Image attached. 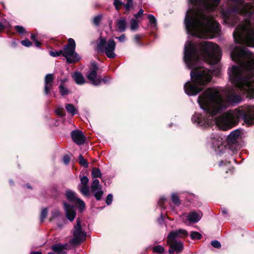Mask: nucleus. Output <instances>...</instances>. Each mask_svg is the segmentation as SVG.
<instances>
[{
	"instance_id": "nucleus-1",
	"label": "nucleus",
	"mask_w": 254,
	"mask_h": 254,
	"mask_svg": "<svg viewBox=\"0 0 254 254\" xmlns=\"http://www.w3.org/2000/svg\"><path fill=\"white\" fill-rule=\"evenodd\" d=\"M241 101L240 95L230 93L225 100L220 90L216 88H209L199 96L197 102L206 116L195 113L191 120L196 125L205 127L216 124L220 129L226 130L237 124L240 119L248 124L253 122V109L250 107H241L234 110L229 111L218 118L215 116L225 110L230 104H238Z\"/></svg>"
},
{
	"instance_id": "nucleus-2",
	"label": "nucleus",
	"mask_w": 254,
	"mask_h": 254,
	"mask_svg": "<svg viewBox=\"0 0 254 254\" xmlns=\"http://www.w3.org/2000/svg\"><path fill=\"white\" fill-rule=\"evenodd\" d=\"M220 59L221 50L216 44L207 41L196 43L187 42L184 48V60L187 67L191 69V80L184 85V90L187 95H196L211 79L212 72L201 66L200 61L215 64Z\"/></svg>"
},
{
	"instance_id": "nucleus-3",
	"label": "nucleus",
	"mask_w": 254,
	"mask_h": 254,
	"mask_svg": "<svg viewBox=\"0 0 254 254\" xmlns=\"http://www.w3.org/2000/svg\"><path fill=\"white\" fill-rule=\"evenodd\" d=\"M220 0H188L185 25L187 33L200 38H212L220 30L219 23L210 13Z\"/></svg>"
},
{
	"instance_id": "nucleus-4",
	"label": "nucleus",
	"mask_w": 254,
	"mask_h": 254,
	"mask_svg": "<svg viewBox=\"0 0 254 254\" xmlns=\"http://www.w3.org/2000/svg\"><path fill=\"white\" fill-rule=\"evenodd\" d=\"M233 61L239 66L229 68L228 74L231 82L248 97L254 95V56L247 48L236 47L231 53Z\"/></svg>"
},
{
	"instance_id": "nucleus-5",
	"label": "nucleus",
	"mask_w": 254,
	"mask_h": 254,
	"mask_svg": "<svg viewBox=\"0 0 254 254\" xmlns=\"http://www.w3.org/2000/svg\"><path fill=\"white\" fill-rule=\"evenodd\" d=\"M240 131L236 129L232 131L227 137L218 134H212L208 144L218 155L224 153L227 149V142L230 144V150L235 153L239 147L237 144H234L239 138Z\"/></svg>"
},
{
	"instance_id": "nucleus-6",
	"label": "nucleus",
	"mask_w": 254,
	"mask_h": 254,
	"mask_svg": "<svg viewBox=\"0 0 254 254\" xmlns=\"http://www.w3.org/2000/svg\"><path fill=\"white\" fill-rule=\"evenodd\" d=\"M188 232L185 229H180L171 231L167 237V244L170 246L169 253L173 254L175 251L179 253L183 249V243L177 240V238L188 236Z\"/></svg>"
},
{
	"instance_id": "nucleus-7",
	"label": "nucleus",
	"mask_w": 254,
	"mask_h": 254,
	"mask_svg": "<svg viewBox=\"0 0 254 254\" xmlns=\"http://www.w3.org/2000/svg\"><path fill=\"white\" fill-rule=\"evenodd\" d=\"M116 44L113 39L108 41L106 38L100 37L97 43V49L98 51L105 54L110 59H114L116 57L115 50Z\"/></svg>"
},
{
	"instance_id": "nucleus-8",
	"label": "nucleus",
	"mask_w": 254,
	"mask_h": 254,
	"mask_svg": "<svg viewBox=\"0 0 254 254\" xmlns=\"http://www.w3.org/2000/svg\"><path fill=\"white\" fill-rule=\"evenodd\" d=\"M76 44L74 40L72 38L68 40V44L65 45L63 51V56L64 57L68 63H73L79 61L81 58L75 52Z\"/></svg>"
},
{
	"instance_id": "nucleus-9",
	"label": "nucleus",
	"mask_w": 254,
	"mask_h": 254,
	"mask_svg": "<svg viewBox=\"0 0 254 254\" xmlns=\"http://www.w3.org/2000/svg\"><path fill=\"white\" fill-rule=\"evenodd\" d=\"M73 235V238L70 241L72 244H79L86 239V233L81 228L79 218L76 219V224L74 226Z\"/></svg>"
},
{
	"instance_id": "nucleus-10",
	"label": "nucleus",
	"mask_w": 254,
	"mask_h": 254,
	"mask_svg": "<svg viewBox=\"0 0 254 254\" xmlns=\"http://www.w3.org/2000/svg\"><path fill=\"white\" fill-rule=\"evenodd\" d=\"M98 67L95 63H92L91 67L89 73L87 75V77L91 83L95 86H98L102 83L101 77L98 75Z\"/></svg>"
},
{
	"instance_id": "nucleus-11",
	"label": "nucleus",
	"mask_w": 254,
	"mask_h": 254,
	"mask_svg": "<svg viewBox=\"0 0 254 254\" xmlns=\"http://www.w3.org/2000/svg\"><path fill=\"white\" fill-rule=\"evenodd\" d=\"M202 215V213L200 211H193L189 213L184 214L182 216V220L186 224L188 223H196L201 219Z\"/></svg>"
},
{
	"instance_id": "nucleus-12",
	"label": "nucleus",
	"mask_w": 254,
	"mask_h": 254,
	"mask_svg": "<svg viewBox=\"0 0 254 254\" xmlns=\"http://www.w3.org/2000/svg\"><path fill=\"white\" fill-rule=\"evenodd\" d=\"M65 195L70 201L73 202L78 205L80 211L82 212L85 209V205L84 202L77 197L76 193L70 190H68L66 191Z\"/></svg>"
},
{
	"instance_id": "nucleus-13",
	"label": "nucleus",
	"mask_w": 254,
	"mask_h": 254,
	"mask_svg": "<svg viewBox=\"0 0 254 254\" xmlns=\"http://www.w3.org/2000/svg\"><path fill=\"white\" fill-rule=\"evenodd\" d=\"M91 190L94 194V196L97 200L101 199L103 192L102 190V188L100 185L99 181L98 179H94L91 185Z\"/></svg>"
},
{
	"instance_id": "nucleus-14",
	"label": "nucleus",
	"mask_w": 254,
	"mask_h": 254,
	"mask_svg": "<svg viewBox=\"0 0 254 254\" xmlns=\"http://www.w3.org/2000/svg\"><path fill=\"white\" fill-rule=\"evenodd\" d=\"M71 136L74 142L77 145H82L84 143L85 137L82 131L79 130H73L71 132Z\"/></svg>"
},
{
	"instance_id": "nucleus-15",
	"label": "nucleus",
	"mask_w": 254,
	"mask_h": 254,
	"mask_svg": "<svg viewBox=\"0 0 254 254\" xmlns=\"http://www.w3.org/2000/svg\"><path fill=\"white\" fill-rule=\"evenodd\" d=\"M64 210L66 218L70 221H73L76 216V212L73 205L64 202Z\"/></svg>"
},
{
	"instance_id": "nucleus-16",
	"label": "nucleus",
	"mask_w": 254,
	"mask_h": 254,
	"mask_svg": "<svg viewBox=\"0 0 254 254\" xmlns=\"http://www.w3.org/2000/svg\"><path fill=\"white\" fill-rule=\"evenodd\" d=\"M54 75L53 74H48L46 75L44 80V92L46 95H49L53 85Z\"/></svg>"
},
{
	"instance_id": "nucleus-17",
	"label": "nucleus",
	"mask_w": 254,
	"mask_h": 254,
	"mask_svg": "<svg viewBox=\"0 0 254 254\" xmlns=\"http://www.w3.org/2000/svg\"><path fill=\"white\" fill-rule=\"evenodd\" d=\"M67 247L68 245L67 244H57L53 245L51 249L56 254H62L65 253L64 250H67Z\"/></svg>"
},
{
	"instance_id": "nucleus-18",
	"label": "nucleus",
	"mask_w": 254,
	"mask_h": 254,
	"mask_svg": "<svg viewBox=\"0 0 254 254\" xmlns=\"http://www.w3.org/2000/svg\"><path fill=\"white\" fill-rule=\"evenodd\" d=\"M116 26L118 30L120 32L125 31L127 27V19L126 17H121L116 21Z\"/></svg>"
},
{
	"instance_id": "nucleus-19",
	"label": "nucleus",
	"mask_w": 254,
	"mask_h": 254,
	"mask_svg": "<svg viewBox=\"0 0 254 254\" xmlns=\"http://www.w3.org/2000/svg\"><path fill=\"white\" fill-rule=\"evenodd\" d=\"M72 77L77 84H83L85 82L84 77L82 74L79 72H75L72 74Z\"/></svg>"
},
{
	"instance_id": "nucleus-20",
	"label": "nucleus",
	"mask_w": 254,
	"mask_h": 254,
	"mask_svg": "<svg viewBox=\"0 0 254 254\" xmlns=\"http://www.w3.org/2000/svg\"><path fill=\"white\" fill-rule=\"evenodd\" d=\"M65 107L67 112L72 116L78 113V110L71 104H67Z\"/></svg>"
},
{
	"instance_id": "nucleus-21",
	"label": "nucleus",
	"mask_w": 254,
	"mask_h": 254,
	"mask_svg": "<svg viewBox=\"0 0 254 254\" xmlns=\"http://www.w3.org/2000/svg\"><path fill=\"white\" fill-rule=\"evenodd\" d=\"M78 188L80 192L84 196H88L89 195L90 191L87 185H79Z\"/></svg>"
},
{
	"instance_id": "nucleus-22",
	"label": "nucleus",
	"mask_w": 254,
	"mask_h": 254,
	"mask_svg": "<svg viewBox=\"0 0 254 254\" xmlns=\"http://www.w3.org/2000/svg\"><path fill=\"white\" fill-rule=\"evenodd\" d=\"M139 20L132 18L130 21V28L132 31L136 30L138 27Z\"/></svg>"
},
{
	"instance_id": "nucleus-23",
	"label": "nucleus",
	"mask_w": 254,
	"mask_h": 254,
	"mask_svg": "<svg viewBox=\"0 0 254 254\" xmlns=\"http://www.w3.org/2000/svg\"><path fill=\"white\" fill-rule=\"evenodd\" d=\"M148 18L151 27L153 29H156L157 27V21L155 16L152 14H149L148 15Z\"/></svg>"
},
{
	"instance_id": "nucleus-24",
	"label": "nucleus",
	"mask_w": 254,
	"mask_h": 254,
	"mask_svg": "<svg viewBox=\"0 0 254 254\" xmlns=\"http://www.w3.org/2000/svg\"><path fill=\"white\" fill-rule=\"evenodd\" d=\"M171 200L172 202L176 205H179L181 203L179 196L175 193H173L172 194Z\"/></svg>"
},
{
	"instance_id": "nucleus-25",
	"label": "nucleus",
	"mask_w": 254,
	"mask_h": 254,
	"mask_svg": "<svg viewBox=\"0 0 254 254\" xmlns=\"http://www.w3.org/2000/svg\"><path fill=\"white\" fill-rule=\"evenodd\" d=\"M91 174L93 178H100L102 176L100 169L97 168H94L92 169Z\"/></svg>"
},
{
	"instance_id": "nucleus-26",
	"label": "nucleus",
	"mask_w": 254,
	"mask_h": 254,
	"mask_svg": "<svg viewBox=\"0 0 254 254\" xmlns=\"http://www.w3.org/2000/svg\"><path fill=\"white\" fill-rule=\"evenodd\" d=\"M61 216V213L58 209H55L51 212V216L50 218V220L52 221L57 218Z\"/></svg>"
},
{
	"instance_id": "nucleus-27",
	"label": "nucleus",
	"mask_w": 254,
	"mask_h": 254,
	"mask_svg": "<svg viewBox=\"0 0 254 254\" xmlns=\"http://www.w3.org/2000/svg\"><path fill=\"white\" fill-rule=\"evenodd\" d=\"M126 3H124V6L125 7L126 11H129L133 7V0H126Z\"/></svg>"
},
{
	"instance_id": "nucleus-28",
	"label": "nucleus",
	"mask_w": 254,
	"mask_h": 254,
	"mask_svg": "<svg viewBox=\"0 0 254 254\" xmlns=\"http://www.w3.org/2000/svg\"><path fill=\"white\" fill-rule=\"evenodd\" d=\"M190 236L192 240H200L201 238V235L196 231L191 232Z\"/></svg>"
},
{
	"instance_id": "nucleus-29",
	"label": "nucleus",
	"mask_w": 254,
	"mask_h": 254,
	"mask_svg": "<svg viewBox=\"0 0 254 254\" xmlns=\"http://www.w3.org/2000/svg\"><path fill=\"white\" fill-rule=\"evenodd\" d=\"M59 89L60 92L62 96L67 95L69 93V90L65 87L63 84L60 85Z\"/></svg>"
},
{
	"instance_id": "nucleus-30",
	"label": "nucleus",
	"mask_w": 254,
	"mask_h": 254,
	"mask_svg": "<svg viewBox=\"0 0 254 254\" xmlns=\"http://www.w3.org/2000/svg\"><path fill=\"white\" fill-rule=\"evenodd\" d=\"M48 214V209L46 208L42 209L40 215V221L43 222L45 219L47 217Z\"/></svg>"
},
{
	"instance_id": "nucleus-31",
	"label": "nucleus",
	"mask_w": 254,
	"mask_h": 254,
	"mask_svg": "<svg viewBox=\"0 0 254 254\" xmlns=\"http://www.w3.org/2000/svg\"><path fill=\"white\" fill-rule=\"evenodd\" d=\"M124 3L121 0H114V5L117 10H119L121 6H124Z\"/></svg>"
},
{
	"instance_id": "nucleus-32",
	"label": "nucleus",
	"mask_w": 254,
	"mask_h": 254,
	"mask_svg": "<svg viewBox=\"0 0 254 254\" xmlns=\"http://www.w3.org/2000/svg\"><path fill=\"white\" fill-rule=\"evenodd\" d=\"M79 162L81 165L85 168H87L88 167V164L86 160L84 159L81 155H80L79 156Z\"/></svg>"
},
{
	"instance_id": "nucleus-33",
	"label": "nucleus",
	"mask_w": 254,
	"mask_h": 254,
	"mask_svg": "<svg viewBox=\"0 0 254 254\" xmlns=\"http://www.w3.org/2000/svg\"><path fill=\"white\" fill-rule=\"evenodd\" d=\"M154 253L162 254L164 252V248L161 245L157 246L153 248Z\"/></svg>"
},
{
	"instance_id": "nucleus-34",
	"label": "nucleus",
	"mask_w": 254,
	"mask_h": 254,
	"mask_svg": "<svg viewBox=\"0 0 254 254\" xmlns=\"http://www.w3.org/2000/svg\"><path fill=\"white\" fill-rule=\"evenodd\" d=\"M49 54L50 56L53 57H56L63 55V51L60 50L59 51H50Z\"/></svg>"
},
{
	"instance_id": "nucleus-35",
	"label": "nucleus",
	"mask_w": 254,
	"mask_h": 254,
	"mask_svg": "<svg viewBox=\"0 0 254 254\" xmlns=\"http://www.w3.org/2000/svg\"><path fill=\"white\" fill-rule=\"evenodd\" d=\"M80 184L79 185H87L89 182L88 178L86 176H82L80 178Z\"/></svg>"
},
{
	"instance_id": "nucleus-36",
	"label": "nucleus",
	"mask_w": 254,
	"mask_h": 254,
	"mask_svg": "<svg viewBox=\"0 0 254 254\" xmlns=\"http://www.w3.org/2000/svg\"><path fill=\"white\" fill-rule=\"evenodd\" d=\"M56 113L58 116L61 117H64L65 116L64 109L62 107H59L57 108L56 110Z\"/></svg>"
},
{
	"instance_id": "nucleus-37",
	"label": "nucleus",
	"mask_w": 254,
	"mask_h": 254,
	"mask_svg": "<svg viewBox=\"0 0 254 254\" xmlns=\"http://www.w3.org/2000/svg\"><path fill=\"white\" fill-rule=\"evenodd\" d=\"M14 28L17 32L21 34L24 33L26 31L24 27L21 26L16 25Z\"/></svg>"
},
{
	"instance_id": "nucleus-38",
	"label": "nucleus",
	"mask_w": 254,
	"mask_h": 254,
	"mask_svg": "<svg viewBox=\"0 0 254 254\" xmlns=\"http://www.w3.org/2000/svg\"><path fill=\"white\" fill-rule=\"evenodd\" d=\"M143 10L142 8H140L137 13L135 14L134 16L135 17V19L138 20L140 18H141L143 14Z\"/></svg>"
},
{
	"instance_id": "nucleus-39",
	"label": "nucleus",
	"mask_w": 254,
	"mask_h": 254,
	"mask_svg": "<svg viewBox=\"0 0 254 254\" xmlns=\"http://www.w3.org/2000/svg\"><path fill=\"white\" fill-rule=\"evenodd\" d=\"M101 20V15H97L93 18V23L96 25V26H99L100 22Z\"/></svg>"
},
{
	"instance_id": "nucleus-40",
	"label": "nucleus",
	"mask_w": 254,
	"mask_h": 254,
	"mask_svg": "<svg viewBox=\"0 0 254 254\" xmlns=\"http://www.w3.org/2000/svg\"><path fill=\"white\" fill-rule=\"evenodd\" d=\"M166 200V198L165 196H161L158 201V204L163 209H165L164 207H163V204Z\"/></svg>"
},
{
	"instance_id": "nucleus-41",
	"label": "nucleus",
	"mask_w": 254,
	"mask_h": 254,
	"mask_svg": "<svg viewBox=\"0 0 254 254\" xmlns=\"http://www.w3.org/2000/svg\"><path fill=\"white\" fill-rule=\"evenodd\" d=\"M113 195L112 194H109L106 198V203L108 205L111 204L113 201Z\"/></svg>"
},
{
	"instance_id": "nucleus-42",
	"label": "nucleus",
	"mask_w": 254,
	"mask_h": 254,
	"mask_svg": "<svg viewBox=\"0 0 254 254\" xmlns=\"http://www.w3.org/2000/svg\"><path fill=\"white\" fill-rule=\"evenodd\" d=\"M141 38V36L139 34H136L134 37V41L136 43V44L138 45H142L141 43L140 42L139 40L140 38Z\"/></svg>"
},
{
	"instance_id": "nucleus-43",
	"label": "nucleus",
	"mask_w": 254,
	"mask_h": 254,
	"mask_svg": "<svg viewBox=\"0 0 254 254\" xmlns=\"http://www.w3.org/2000/svg\"><path fill=\"white\" fill-rule=\"evenodd\" d=\"M212 246L215 248H220L221 247V244L220 242L217 240L212 241L211 242Z\"/></svg>"
},
{
	"instance_id": "nucleus-44",
	"label": "nucleus",
	"mask_w": 254,
	"mask_h": 254,
	"mask_svg": "<svg viewBox=\"0 0 254 254\" xmlns=\"http://www.w3.org/2000/svg\"><path fill=\"white\" fill-rule=\"evenodd\" d=\"M21 43L23 46L27 47H29L32 45V43L27 39L22 41Z\"/></svg>"
},
{
	"instance_id": "nucleus-45",
	"label": "nucleus",
	"mask_w": 254,
	"mask_h": 254,
	"mask_svg": "<svg viewBox=\"0 0 254 254\" xmlns=\"http://www.w3.org/2000/svg\"><path fill=\"white\" fill-rule=\"evenodd\" d=\"M70 160V158L67 155H65L63 157V161L65 165H67Z\"/></svg>"
},
{
	"instance_id": "nucleus-46",
	"label": "nucleus",
	"mask_w": 254,
	"mask_h": 254,
	"mask_svg": "<svg viewBox=\"0 0 254 254\" xmlns=\"http://www.w3.org/2000/svg\"><path fill=\"white\" fill-rule=\"evenodd\" d=\"M116 38L118 39L120 42H123L125 41L126 39V36L125 34H122L119 37H116Z\"/></svg>"
},
{
	"instance_id": "nucleus-47",
	"label": "nucleus",
	"mask_w": 254,
	"mask_h": 254,
	"mask_svg": "<svg viewBox=\"0 0 254 254\" xmlns=\"http://www.w3.org/2000/svg\"><path fill=\"white\" fill-rule=\"evenodd\" d=\"M101 80H102V82H103L104 83H109L110 82V81L111 80V77L110 76H106L103 78H101Z\"/></svg>"
},
{
	"instance_id": "nucleus-48",
	"label": "nucleus",
	"mask_w": 254,
	"mask_h": 254,
	"mask_svg": "<svg viewBox=\"0 0 254 254\" xmlns=\"http://www.w3.org/2000/svg\"><path fill=\"white\" fill-rule=\"evenodd\" d=\"M164 217L163 216V215L161 214L160 215V217L157 220V222L159 224H163V222H164Z\"/></svg>"
},
{
	"instance_id": "nucleus-49",
	"label": "nucleus",
	"mask_w": 254,
	"mask_h": 254,
	"mask_svg": "<svg viewBox=\"0 0 254 254\" xmlns=\"http://www.w3.org/2000/svg\"><path fill=\"white\" fill-rule=\"evenodd\" d=\"M224 163L225 164V165H227V164H229V162H228L227 161H225V162H224V161H220L219 162V166H221L222 165V164Z\"/></svg>"
},
{
	"instance_id": "nucleus-50",
	"label": "nucleus",
	"mask_w": 254,
	"mask_h": 254,
	"mask_svg": "<svg viewBox=\"0 0 254 254\" xmlns=\"http://www.w3.org/2000/svg\"><path fill=\"white\" fill-rule=\"evenodd\" d=\"M31 39H32L33 41H35V40H37L36 39V35H35V34H32L31 35Z\"/></svg>"
},
{
	"instance_id": "nucleus-51",
	"label": "nucleus",
	"mask_w": 254,
	"mask_h": 254,
	"mask_svg": "<svg viewBox=\"0 0 254 254\" xmlns=\"http://www.w3.org/2000/svg\"><path fill=\"white\" fill-rule=\"evenodd\" d=\"M35 43V46L37 47H40V45L41 44L40 42H39L37 40H35V41H34Z\"/></svg>"
},
{
	"instance_id": "nucleus-52",
	"label": "nucleus",
	"mask_w": 254,
	"mask_h": 254,
	"mask_svg": "<svg viewBox=\"0 0 254 254\" xmlns=\"http://www.w3.org/2000/svg\"><path fill=\"white\" fill-rule=\"evenodd\" d=\"M222 212L224 215L227 214V210L226 208H223L222 210Z\"/></svg>"
},
{
	"instance_id": "nucleus-53",
	"label": "nucleus",
	"mask_w": 254,
	"mask_h": 254,
	"mask_svg": "<svg viewBox=\"0 0 254 254\" xmlns=\"http://www.w3.org/2000/svg\"><path fill=\"white\" fill-rule=\"evenodd\" d=\"M4 28V25L1 22H0V31L3 30Z\"/></svg>"
},
{
	"instance_id": "nucleus-54",
	"label": "nucleus",
	"mask_w": 254,
	"mask_h": 254,
	"mask_svg": "<svg viewBox=\"0 0 254 254\" xmlns=\"http://www.w3.org/2000/svg\"><path fill=\"white\" fill-rule=\"evenodd\" d=\"M30 254H42V253L39 252H31Z\"/></svg>"
},
{
	"instance_id": "nucleus-55",
	"label": "nucleus",
	"mask_w": 254,
	"mask_h": 254,
	"mask_svg": "<svg viewBox=\"0 0 254 254\" xmlns=\"http://www.w3.org/2000/svg\"><path fill=\"white\" fill-rule=\"evenodd\" d=\"M26 186L29 189H31V187L29 185H26Z\"/></svg>"
}]
</instances>
